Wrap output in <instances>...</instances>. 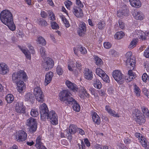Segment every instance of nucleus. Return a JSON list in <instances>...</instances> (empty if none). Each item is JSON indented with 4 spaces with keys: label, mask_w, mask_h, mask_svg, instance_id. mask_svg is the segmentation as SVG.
<instances>
[{
    "label": "nucleus",
    "mask_w": 149,
    "mask_h": 149,
    "mask_svg": "<svg viewBox=\"0 0 149 149\" xmlns=\"http://www.w3.org/2000/svg\"><path fill=\"white\" fill-rule=\"evenodd\" d=\"M51 26L53 29H57L59 26L57 23L55 22L51 23Z\"/></svg>",
    "instance_id": "09e8293b"
},
{
    "label": "nucleus",
    "mask_w": 149,
    "mask_h": 149,
    "mask_svg": "<svg viewBox=\"0 0 149 149\" xmlns=\"http://www.w3.org/2000/svg\"><path fill=\"white\" fill-rule=\"evenodd\" d=\"M93 59L96 65L100 67L103 63L102 59L97 56H93Z\"/></svg>",
    "instance_id": "bb28decb"
},
{
    "label": "nucleus",
    "mask_w": 149,
    "mask_h": 149,
    "mask_svg": "<svg viewBox=\"0 0 149 149\" xmlns=\"http://www.w3.org/2000/svg\"><path fill=\"white\" fill-rule=\"evenodd\" d=\"M9 72L8 68L5 63L0 64V74H5Z\"/></svg>",
    "instance_id": "f3484780"
},
{
    "label": "nucleus",
    "mask_w": 149,
    "mask_h": 149,
    "mask_svg": "<svg viewBox=\"0 0 149 149\" xmlns=\"http://www.w3.org/2000/svg\"><path fill=\"white\" fill-rule=\"evenodd\" d=\"M77 132L78 133L81 135H84L85 134V132L82 129H80V128H78Z\"/></svg>",
    "instance_id": "338daca9"
},
{
    "label": "nucleus",
    "mask_w": 149,
    "mask_h": 149,
    "mask_svg": "<svg viewBox=\"0 0 149 149\" xmlns=\"http://www.w3.org/2000/svg\"><path fill=\"white\" fill-rule=\"evenodd\" d=\"M49 16L50 18V19L51 20H53L55 19V16L54 15L53 13L52 12L49 13Z\"/></svg>",
    "instance_id": "052dcab7"
},
{
    "label": "nucleus",
    "mask_w": 149,
    "mask_h": 149,
    "mask_svg": "<svg viewBox=\"0 0 149 149\" xmlns=\"http://www.w3.org/2000/svg\"><path fill=\"white\" fill-rule=\"evenodd\" d=\"M25 101L31 103L32 104L35 100V98L33 95L30 93L26 94L24 96Z\"/></svg>",
    "instance_id": "a211bd4d"
},
{
    "label": "nucleus",
    "mask_w": 149,
    "mask_h": 149,
    "mask_svg": "<svg viewBox=\"0 0 149 149\" xmlns=\"http://www.w3.org/2000/svg\"><path fill=\"white\" fill-rule=\"evenodd\" d=\"M56 72L58 74L61 75L63 73V71L60 66H58L56 68Z\"/></svg>",
    "instance_id": "49530a36"
},
{
    "label": "nucleus",
    "mask_w": 149,
    "mask_h": 149,
    "mask_svg": "<svg viewBox=\"0 0 149 149\" xmlns=\"http://www.w3.org/2000/svg\"><path fill=\"white\" fill-rule=\"evenodd\" d=\"M85 78L88 80H91L93 78L92 72L90 71L89 69L86 70L84 74Z\"/></svg>",
    "instance_id": "b1692460"
},
{
    "label": "nucleus",
    "mask_w": 149,
    "mask_h": 149,
    "mask_svg": "<svg viewBox=\"0 0 149 149\" xmlns=\"http://www.w3.org/2000/svg\"><path fill=\"white\" fill-rule=\"evenodd\" d=\"M137 42V40L136 39L133 40L130 43L129 46L128 47L132 49L134 47L136 46V45Z\"/></svg>",
    "instance_id": "c03bdc74"
},
{
    "label": "nucleus",
    "mask_w": 149,
    "mask_h": 149,
    "mask_svg": "<svg viewBox=\"0 0 149 149\" xmlns=\"http://www.w3.org/2000/svg\"><path fill=\"white\" fill-rule=\"evenodd\" d=\"M70 93L67 90H63L59 94V100L64 102L68 105L73 104V110L78 112L80 109V105L76 102L75 100L71 97Z\"/></svg>",
    "instance_id": "f03ea898"
},
{
    "label": "nucleus",
    "mask_w": 149,
    "mask_h": 149,
    "mask_svg": "<svg viewBox=\"0 0 149 149\" xmlns=\"http://www.w3.org/2000/svg\"><path fill=\"white\" fill-rule=\"evenodd\" d=\"M129 10L125 8L122 10V13L123 15L124 16H128L129 14Z\"/></svg>",
    "instance_id": "864d4df0"
},
{
    "label": "nucleus",
    "mask_w": 149,
    "mask_h": 149,
    "mask_svg": "<svg viewBox=\"0 0 149 149\" xmlns=\"http://www.w3.org/2000/svg\"><path fill=\"white\" fill-rule=\"evenodd\" d=\"M42 92V91L41 90L40 88L38 86H37L35 87L34 89L33 93L34 95L39 93H41V92Z\"/></svg>",
    "instance_id": "37998d69"
},
{
    "label": "nucleus",
    "mask_w": 149,
    "mask_h": 149,
    "mask_svg": "<svg viewBox=\"0 0 149 149\" xmlns=\"http://www.w3.org/2000/svg\"><path fill=\"white\" fill-rule=\"evenodd\" d=\"M102 79L105 82L109 83L110 82V79L108 75L105 73L102 75L101 77Z\"/></svg>",
    "instance_id": "ea45409f"
},
{
    "label": "nucleus",
    "mask_w": 149,
    "mask_h": 149,
    "mask_svg": "<svg viewBox=\"0 0 149 149\" xmlns=\"http://www.w3.org/2000/svg\"><path fill=\"white\" fill-rule=\"evenodd\" d=\"M89 95V94L87 93L86 89L84 88L82 90L80 94L79 95V97L82 98H84L85 97H88Z\"/></svg>",
    "instance_id": "7c9ffc66"
},
{
    "label": "nucleus",
    "mask_w": 149,
    "mask_h": 149,
    "mask_svg": "<svg viewBox=\"0 0 149 149\" xmlns=\"http://www.w3.org/2000/svg\"><path fill=\"white\" fill-rule=\"evenodd\" d=\"M86 26L84 22H81L79 25L78 30V33L80 36H83L85 34L86 31Z\"/></svg>",
    "instance_id": "4468645a"
},
{
    "label": "nucleus",
    "mask_w": 149,
    "mask_h": 149,
    "mask_svg": "<svg viewBox=\"0 0 149 149\" xmlns=\"http://www.w3.org/2000/svg\"><path fill=\"white\" fill-rule=\"evenodd\" d=\"M144 56L146 58H149V46L146 49L144 52Z\"/></svg>",
    "instance_id": "6e6d98bb"
},
{
    "label": "nucleus",
    "mask_w": 149,
    "mask_h": 149,
    "mask_svg": "<svg viewBox=\"0 0 149 149\" xmlns=\"http://www.w3.org/2000/svg\"><path fill=\"white\" fill-rule=\"evenodd\" d=\"M104 46L105 48L107 49L110 48L112 46V44L109 42H104Z\"/></svg>",
    "instance_id": "8fccbe9b"
},
{
    "label": "nucleus",
    "mask_w": 149,
    "mask_h": 149,
    "mask_svg": "<svg viewBox=\"0 0 149 149\" xmlns=\"http://www.w3.org/2000/svg\"><path fill=\"white\" fill-rule=\"evenodd\" d=\"M66 7L68 9H70V6L72 5V2L69 0H67L64 3Z\"/></svg>",
    "instance_id": "de8ad7c7"
},
{
    "label": "nucleus",
    "mask_w": 149,
    "mask_h": 149,
    "mask_svg": "<svg viewBox=\"0 0 149 149\" xmlns=\"http://www.w3.org/2000/svg\"><path fill=\"white\" fill-rule=\"evenodd\" d=\"M133 15L136 20H141L143 19L144 15L142 12L140 11H135L133 14Z\"/></svg>",
    "instance_id": "dca6fc26"
},
{
    "label": "nucleus",
    "mask_w": 149,
    "mask_h": 149,
    "mask_svg": "<svg viewBox=\"0 0 149 149\" xmlns=\"http://www.w3.org/2000/svg\"><path fill=\"white\" fill-rule=\"evenodd\" d=\"M125 34L122 31L118 32H117L115 35V38L117 39H120L122 38L124 36Z\"/></svg>",
    "instance_id": "72a5a7b5"
},
{
    "label": "nucleus",
    "mask_w": 149,
    "mask_h": 149,
    "mask_svg": "<svg viewBox=\"0 0 149 149\" xmlns=\"http://www.w3.org/2000/svg\"><path fill=\"white\" fill-rule=\"evenodd\" d=\"M37 42L38 43L42 46H45L46 44L45 40L41 36H40L38 38Z\"/></svg>",
    "instance_id": "c756f323"
},
{
    "label": "nucleus",
    "mask_w": 149,
    "mask_h": 149,
    "mask_svg": "<svg viewBox=\"0 0 149 149\" xmlns=\"http://www.w3.org/2000/svg\"><path fill=\"white\" fill-rule=\"evenodd\" d=\"M62 21L64 22V24H65L67 27H68L69 26V24H68V22L66 18L64 17H62Z\"/></svg>",
    "instance_id": "680f3d73"
},
{
    "label": "nucleus",
    "mask_w": 149,
    "mask_h": 149,
    "mask_svg": "<svg viewBox=\"0 0 149 149\" xmlns=\"http://www.w3.org/2000/svg\"><path fill=\"white\" fill-rule=\"evenodd\" d=\"M132 55V53L131 52H129L127 53L125 56L127 58L126 61V65L129 68L133 69L135 66V60L132 58H131V57Z\"/></svg>",
    "instance_id": "0eeeda50"
},
{
    "label": "nucleus",
    "mask_w": 149,
    "mask_h": 149,
    "mask_svg": "<svg viewBox=\"0 0 149 149\" xmlns=\"http://www.w3.org/2000/svg\"><path fill=\"white\" fill-rule=\"evenodd\" d=\"M142 109V111L144 114L143 115L146 116V118H149V111L148 109L144 107H143Z\"/></svg>",
    "instance_id": "c9c22d12"
},
{
    "label": "nucleus",
    "mask_w": 149,
    "mask_h": 149,
    "mask_svg": "<svg viewBox=\"0 0 149 149\" xmlns=\"http://www.w3.org/2000/svg\"><path fill=\"white\" fill-rule=\"evenodd\" d=\"M41 16L43 18H45L47 16V13L46 12L44 11H41L40 13Z\"/></svg>",
    "instance_id": "bf43d9fd"
},
{
    "label": "nucleus",
    "mask_w": 149,
    "mask_h": 149,
    "mask_svg": "<svg viewBox=\"0 0 149 149\" xmlns=\"http://www.w3.org/2000/svg\"><path fill=\"white\" fill-rule=\"evenodd\" d=\"M6 99L8 103H10L13 101L14 97L12 94H8L6 96Z\"/></svg>",
    "instance_id": "2f4dec72"
},
{
    "label": "nucleus",
    "mask_w": 149,
    "mask_h": 149,
    "mask_svg": "<svg viewBox=\"0 0 149 149\" xmlns=\"http://www.w3.org/2000/svg\"><path fill=\"white\" fill-rule=\"evenodd\" d=\"M131 5L134 7L138 8L141 5V3L139 0H130L129 1Z\"/></svg>",
    "instance_id": "5701e85b"
},
{
    "label": "nucleus",
    "mask_w": 149,
    "mask_h": 149,
    "mask_svg": "<svg viewBox=\"0 0 149 149\" xmlns=\"http://www.w3.org/2000/svg\"><path fill=\"white\" fill-rule=\"evenodd\" d=\"M26 124L29 127L28 130L30 133L32 134L36 131L37 129V121L36 119L31 117L27 120Z\"/></svg>",
    "instance_id": "20e7f679"
},
{
    "label": "nucleus",
    "mask_w": 149,
    "mask_h": 149,
    "mask_svg": "<svg viewBox=\"0 0 149 149\" xmlns=\"http://www.w3.org/2000/svg\"><path fill=\"white\" fill-rule=\"evenodd\" d=\"M148 75L146 73H144L142 77L143 81L144 82H146L148 79Z\"/></svg>",
    "instance_id": "13d9d810"
},
{
    "label": "nucleus",
    "mask_w": 149,
    "mask_h": 149,
    "mask_svg": "<svg viewBox=\"0 0 149 149\" xmlns=\"http://www.w3.org/2000/svg\"><path fill=\"white\" fill-rule=\"evenodd\" d=\"M117 16L119 17H121L123 16L122 13V10L120 9L117 11Z\"/></svg>",
    "instance_id": "e2e57ef3"
},
{
    "label": "nucleus",
    "mask_w": 149,
    "mask_h": 149,
    "mask_svg": "<svg viewBox=\"0 0 149 149\" xmlns=\"http://www.w3.org/2000/svg\"><path fill=\"white\" fill-rule=\"evenodd\" d=\"M39 114L38 112L37 109H32L31 110V115L33 117H37Z\"/></svg>",
    "instance_id": "58836bf2"
},
{
    "label": "nucleus",
    "mask_w": 149,
    "mask_h": 149,
    "mask_svg": "<svg viewBox=\"0 0 149 149\" xmlns=\"http://www.w3.org/2000/svg\"><path fill=\"white\" fill-rule=\"evenodd\" d=\"M34 96L36 100L38 102H42L44 101V95L43 92H41V93H39Z\"/></svg>",
    "instance_id": "cd10ccee"
},
{
    "label": "nucleus",
    "mask_w": 149,
    "mask_h": 149,
    "mask_svg": "<svg viewBox=\"0 0 149 149\" xmlns=\"http://www.w3.org/2000/svg\"><path fill=\"white\" fill-rule=\"evenodd\" d=\"M53 76V73L51 71L46 73L45 78V82L46 84L45 86L47 85L48 84L51 82Z\"/></svg>",
    "instance_id": "aec40b11"
},
{
    "label": "nucleus",
    "mask_w": 149,
    "mask_h": 149,
    "mask_svg": "<svg viewBox=\"0 0 149 149\" xmlns=\"http://www.w3.org/2000/svg\"><path fill=\"white\" fill-rule=\"evenodd\" d=\"M135 78V76L132 75H129L127 77V79L128 81H132V80Z\"/></svg>",
    "instance_id": "774afa93"
},
{
    "label": "nucleus",
    "mask_w": 149,
    "mask_h": 149,
    "mask_svg": "<svg viewBox=\"0 0 149 149\" xmlns=\"http://www.w3.org/2000/svg\"><path fill=\"white\" fill-rule=\"evenodd\" d=\"M81 53L83 54H85L87 52V50L84 47L80 45L79 50Z\"/></svg>",
    "instance_id": "3c124183"
},
{
    "label": "nucleus",
    "mask_w": 149,
    "mask_h": 149,
    "mask_svg": "<svg viewBox=\"0 0 149 149\" xmlns=\"http://www.w3.org/2000/svg\"><path fill=\"white\" fill-rule=\"evenodd\" d=\"M40 118L42 120H45L47 118L53 125L58 124L57 114L54 111L49 112L46 104H43L40 107Z\"/></svg>",
    "instance_id": "f257e3e1"
},
{
    "label": "nucleus",
    "mask_w": 149,
    "mask_h": 149,
    "mask_svg": "<svg viewBox=\"0 0 149 149\" xmlns=\"http://www.w3.org/2000/svg\"><path fill=\"white\" fill-rule=\"evenodd\" d=\"M76 4L80 8L83 7V5L81 3V2L79 0H76Z\"/></svg>",
    "instance_id": "0e129e2a"
},
{
    "label": "nucleus",
    "mask_w": 149,
    "mask_h": 149,
    "mask_svg": "<svg viewBox=\"0 0 149 149\" xmlns=\"http://www.w3.org/2000/svg\"><path fill=\"white\" fill-rule=\"evenodd\" d=\"M140 133H136L135 134V136L139 138V139H141L140 142L143 146L145 148V149H149V143H147L145 140V138L143 137Z\"/></svg>",
    "instance_id": "f8f14e48"
},
{
    "label": "nucleus",
    "mask_w": 149,
    "mask_h": 149,
    "mask_svg": "<svg viewBox=\"0 0 149 149\" xmlns=\"http://www.w3.org/2000/svg\"><path fill=\"white\" fill-rule=\"evenodd\" d=\"M65 84L68 87L72 90L74 92L77 91L78 88L76 87V84L68 80L65 81Z\"/></svg>",
    "instance_id": "4be33fe9"
},
{
    "label": "nucleus",
    "mask_w": 149,
    "mask_h": 149,
    "mask_svg": "<svg viewBox=\"0 0 149 149\" xmlns=\"http://www.w3.org/2000/svg\"><path fill=\"white\" fill-rule=\"evenodd\" d=\"M144 115H142V116H140L138 118H135V120L140 125H142L144 124L146 121L145 117Z\"/></svg>",
    "instance_id": "393cba45"
},
{
    "label": "nucleus",
    "mask_w": 149,
    "mask_h": 149,
    "mask_svg": "<svg viewBox=\"0 0 149 149\" xmlns=\"http://www.w3.org/2000/svg\"><path fill=\"white\" fill-rule=\"evenodd\" d=\"M38 24L43 26H46L48 24L46 21L43 18H40L38 19Z\"/></svg>",
    "instance_id": "c85d7f7f"
},
{
    "label": "nucleus",
    "mask_w": 149,
    "mask_h": 149,
    "mask_svg": "<svg viewBox=\"0 0 149 149\" xmlns=\"http://www.w3.org/2000/svg\"><path fill=\"white\" fill-rule=\"evenodd\" d=\"M105 109L107 112L113 116L115 117H119L118 114H115V113L116 112L114 110H113L112 109H110L109 106L107 105L106 106Z\"/></svg>",
    "instance_id": "a878e982"
},
{
    "label": "nucleus",
    "mask_w": 149,
    "mask_h": 149,
    "mask_svg": "<svg viewBox=\"0 0 149 149\" xmlns=\"http://www.w3.org/2000/svg\"><path fill=\"white\" fill-rule=\"evenodd\" d=\"M16 83L17 86V89L20 93H21L26 88L24 82L23 81H19L17 82Z\"/></svg>",
    "instance_id": "412c9836"
},
{
    "label": "nucleus",
    "mask_w": 149,
    "mask_h": 149,
    "mask_svg": "<svg viewBox=\"0 0 149 149\" xmlns=\"http://www.w3.org/2000/svg\"><path fill=\"white\" fill-rule=\"evenodd\" d=\"M16 111L19 113H25V108L22 103L17 102L15 107Z\"/></svg>",
    "instance_id": "ddd939ff"
},
{
    "label": "nucleus",
    "mask_w": 149,
    "mask_h": 149,
    "mask_svg": "<svg viewBox=\"0 0 149 149\" xmlns=\"http://www.w3.org/2000/svg\"><path fill=\"white\" fill-rule=\"evenodd\" d=\"M134 92L136 94V95L137 96H139L140 95V93L141 90L139 87L136 85L134 86Z\"/></svg>",
    "instance_id": "79ce46f5"
},
{
    "label": "nucleus",
    "mask_w": 149,
    "mask_h": 149,
    "mask_svg": "<svg viewBox=\"0 0 149 149\" xmlns=\"http://www.w3.org/2000/svg\"><path fill=\"white\" fill-rule=\"evenodd\" d=\"M141 35H139V38H141L142 40H145L146 39V36H149V32H146V33H144L141 31Z\"/></svg>",
    "instance_id": "e433bc0d"
},
{
    "label": "nucleus",
    "mask_w": 149,
    "mask_h": 149,
    "mask_svg": "<svg viewBox=\"0 0 149 149\" xmlns=\"http://www.w3.org/2000/svg\"><path fill=\"white\" fill-rule=\"evenodd\" d=\"M28 47L29 49V51L30 52H29V51L26 49H21V50L22 51L26 57L28 59H30L31 58V55L30 53L32 54H34L35 53L34 49L33 47L30 45L28 46Z\"/></svg>",
    "instance_id": "9b49d317"
},
{
    "label": "nucleus",
    "mask_w": 149,
    "mask_h": 149,
    "mask_svg": "<svg viewBox=\"0 0 149 149\" xmlns=\"http://www.w3.org/2000/svg\"><path fill=\"white\" fill-rule=\"evenodd\" d=\"M41 140V137L40 136H38L36 140V146L37 148L41 145H43L42 142H40Z\"/></svg>",
    "instance_id": "a19ab883"
},
{
    "label": "nucleus",
    "mask_w": 149,
    "mask_h": 149,
    "mask_svg": "<svg viewBox=\"0 0 149 149\" xmlns=\"http://www.w3.org/2000/svg\"><path fill=\"white\" fill-rule=\"evenodd\" d=\"M112 76L114 79L119 84H123L125 80L124 75L120 71L118 70H115L113 71Z\"/></svg>",
    "instance_id": "39448f33"
},
{
    "label": "nucleus",
    "mask_w": 149,
    "mask_h": 149,
    "mask_svg": "<svg viewBox=\"0 0 149 149\" xmlns=\"http://www.w3.org/2000/svg\"><path fill=\"white\" fill-rule=\"evenodd\" d=\"M68 70L70 71L73 72L76 76L78 75V71H77L76 70V71H74V67L72 68L70 65H68Z\"/></svg>",
    "instance_id": "603ef678"
},
{
    "label": "nucleus",
    "mask_w": 149,
    "mask_h": 149,
    "mask_svg": "<svg viewBox=\"0 0 149 149\" xmlns=\"http://www.w3.org/2000/svg\"><path fill=\"white\" fill-rule=\"evenodd\" d=\"M45 58L44 62L42 64V66L43 69L45 71H47L53 67L54 63L53 60L50 58L48 57Z\"/></svg>",
    "instance_id": "6e6552de"
},
{
    "label": "nucleus",
    "mask_w": 149,
    "mask_h": 149,
    "mask_svg": "<svg viewBox=\"0 0 149 149\" xmlns=\"http://www.w3.org/2000/svg\"><path fill=\"white\" fill-rule=\"evenodd\" d=\"M26 75L23 70H20L18 72L13 74L12 76L13 81L14 82H17L18 81H22V79L26 78Z\"/></svg>",
    "instance_id": "423d86ee"
},
{
    "label": "nucleus",
    "mask_w": 149,
    "mask_h": 149,
    "mask_svg": "<svg viewBox=\"0 0 149 149\" xmlns=\"http://www.w3.org/2000/svg\"><path fill=\"white\" fill-rule=\"evenodd\" d=\"M0 18L1 22L8 26L10 29L14 31L16 29L13 19V15L10 11L8 10H4L1 13Z\"/></svg>",
    "instance_id": "7ed1b4c3"
},
{
    "label": "nucleus",
    "mask_w": 149,
    "mask_h": 149,
    "mask_svg": "<svg viewBox=\"0 0 149 149\" xmlns=\"http://www.w3.org/2000/svg\"><path fill=\"white\" fill-rule=\"evenodd\" d=\"M72 11L77 17L80 18L83 16V13L82 9L79 7L74 6Z\"/></svg>",
    "instance_id": "2eb2a0df"
},
{
    "label": "nucleus",
    "mask_w": 149,
    "mask_h": 149,
    "mask_svg": "<svg viewBox=\"0 0 149 149\" xmlns=\"http://www.w3.org/2000/svg\"><path fill=\"white\" fill-rule=\"evenodd\" d=\"M94 86L95 87L98 88L100 89L102 87V84L100 82H98V83H97V84H95V85H94Z\"/></svg>",
    "instance_id": "69168bd1"
},
{
    "label": "nucleus",
    "mask_w": 149,
    "mask_h": 149,
    "mask_svg": "<svg viewBox=\"0 0 149 149\" xmlns=\"http://www.w3.org/2000/svg\"><path fill=\"white\" fill-rule=\"evenodd\" d=\"M143 114L138 109H136L133 112L132 116L135 118H138L140 116H142Z\"/></svg>",
    "instance_id": "473e14b6"
},
{
    "label": "nucleus",
    "mask_w": 149,
    "mask_h": 149,
    "mask_svg": "<svg viewBox=\"0 0 149 149\" xmlns=\"http://www.w3.org/2000/svg\"><path fill=\"white\" fill-rule=\"evenodd\" d=\"M98 28L100 30H102L105 25V23L104 22L101 21L99 22L97 24Z\"/></svg>",
    "instance_id": "a18cd8bd"
},
{
    "label": "nucleus",
    "mask_w": 149,
    "mask_h": 149,
    "mask_svg": "<svg viewBox=\"0 0 149 149\" xmlns=\"http://www.w3.org/2000/svg\"><path fill=\"white\" fill-rule=\"evenodd\" d=\"M96 72L97 74L100 77L105 73L102 69L100 68H97L96 69Z\"/></svg>",
    "instance_id": "4c0bfd02"
},
{
    "label": "nucleus",
    "mask_w": 149,
    "mask_h": 149,
    "mask_svg": "<svg viewBox=\"0 0 149 149\" xmlns=\"http://www.w3.org/2000/svg\"><path fill=\"white\" fill-rule=\"evenodd\" d=\"M77 129L78 128L76 126L71 125H70L69 128L65 132V133H66V135L67 136L68 139H71L72 137V135L76 133Z\"/></svg>",
    "instance_id": "1a4fd4ad"
},
{
    "label": "nucleus",
    "mask_w": 149,
    "mask_h": 149,
    "mask_svg": "<svg viewBox=\"0 0 149 149\" xmlns=\"http://www.w3.org/2000/svg\"><path fill=\"white\" fill-rule=\"evenodd\" d=\"M92 120L95 124L99 125L101 122L100 118L99 116L95 112H93L92 113Z\"/></svg>",
    "instance_id": "6ab92c4d"
},
{
    "label": "nucleus",
    "mask_w": 149,
    "mask_h": 149,
    "mask_svg": "<svg viewBox=\"0 0 149 149\" xmlns=\"http://www.w3.org/2000/svg\"><path fill=\"white\" fill-rule=\"evenodd\" d=\"M27 134L23 131L21 130L17 132L16 136V139L19 142L25 141L27 138Z\"/></svg>",
    "instance_id": "9d476101"
},
{
    "label": "nucleus",
    "mask_w": 149,
    "mask_h": 149,
    "mask_svg": "<svg viewBox=\"0 0 149 149\" xmlns=\"http://www.w3.org/2000/svg\"><path fill=\"white\" fill-rule=\"evenodd\" d=\"M80 45L77 46L76 47H74L73 48V50L74 53L77 55H78V52L79 50Z\"/></svg>",
    "instance_id": "4d7b16f0"
},
{
    "label": "nucleus",
    "mask_w": 149,
    "mask_h": 149,
    "mask_svg": "<svg viewBox=\"0 0 149 149\" xmlns=\"http://www.w3.org/2000/svg\"><path fill=\"white\" fill-rule=\"evenodd\" d=\"M118 23L119 24V27L122 29H123L125 28V24L120 19L118 21Z\"/></svg>",
    "instance_id": "5fc2aeb1"
},
{
    "label": "nucleus",
    "mask_w": 149,
    "mask_h": 149,
    "mask_svg": "<svg viewBox=\"0 0 149 149\" xmlns=\"http://www.w3.org/2000/svg\"><path fill=\"white\" fill-rule=\"evenodd\" d=\"M40 51L41 56L43 58H45L47 56L45 49L44 47H41L40 49Z\"/></svg>",
    "instance_id": "f704fd0d"
}]
</instances>
